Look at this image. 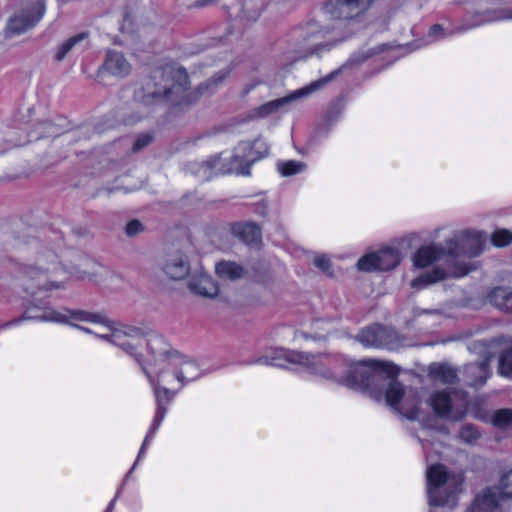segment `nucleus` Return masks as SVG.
<instances>
[{"instance_id":"nucleus-1","label":"nucleus","mask_w":512,"mask_h":512,"mask_svg":"<svg viewBox=\"0 0 512 512\" xmlns=\"http://www.w3.org/2000/svg\"><path fill=\"white\" fill-rule=\"evenodd\" d=\"M247 364L275 367L294 365L298 370L326 381L365 391L377 401L384 399L388 406L407 419L418 420L420 416L417 390L404 387L394 380L398 368L388 362L370 359L356 363L343 355L312 354L277 348Z\"/></svg>"},{"instance_id":"nucleus-2","label":"nucleus","mask_w":512,"mask_h":512,"mask_svg":"<svg viewBox=\"0 0 512 512\" xmlns=\"http://www.w3.org/2000/svg\"><path fill=\"white\" fill-rule=\"evenodd\" d=\"M108 269L94 259L82 256L79 263L71 271L63 268L57 261V255L50 251L41 252L35 265L24 266L21 285L30 298L24 304L23 315L4 323L6 329L19 326L23 321L51 322L73 326L87 334H110L114 327L103 315L84 310L54 309L42 299L47 293L65 289L67 281L72 277L77 280L100 282Z\"/></svg>"},{"instance_id":"nucleus-3","label":"nucleus","mask_w":512,"mask_h":512,"mask_svg":"<svg viewBox=\"0 0 512 512\" xmlns=\"http://www.w3.org/2000/svg\"><path fill=\"white\" fill-rule=\"evenodd\" d=\"M225 76L226 74L215 76L196 91H189L188 74L184 68L175 65L156 68L143 80L141 88L135 92V98L146 105L161 102L172 105L189 104L203 94L210 84L220 82Z\"/></svg>"},{"instance_id":"nucleus-4","label":"nucleus","mask_w":512,"mask_h":512,"mask_svg":"<svg viewBox=\"0 0 512 512\" xmlns=\"http://www.w3.org/2000/svg\"><path fill=\"white\" fill-rule=\"evenodd\" d=\"M486 242V235L481 231L466 230L444 243H432L421 246L413 255V264L417 268H426L436 260H446L451 263H465L461 257L473 258L479 256ZM466 264L475 268L471 263Z\"/></svg>"},{"instance_id":"nucleus-5","label":"nucleus","mask_w":512,"mask_h":512,"mask_svg":"<svg viewBox=\"0 0 512 512\" xmlns=\"http://www.w3.org/2000/svg\"><path fill=\"white\" fill-rule=\"evenodd\" d=\"M267 146L261 140L239 143L233 153L210 157L207 161L191 165L192 172L200 181H208L214 175L235 173L249 175L251 165L267 154Z\"/></svg>"},{"instance_id":"nucleus-6","label":"nucleus","mask_w":512,"mask_h":512,"mask_svg":"<svg viewBox=\"0 0 512 512\" xmlns=\"http://www.w3.org/2000/svg\"><path fill=\"white\" fill-rule=\"evenodd\" d=\"M344 38L339 27L323 26L318 21H309L289 33L287 58L296 61L313 55L321 56Z\"/></svg>"},{"instance_id":"nucleus-7","label":"nucleus","mask_w":512,"mask_h":512,"mask_svg":"<svg viewBox=\"0 0 512 512\" xmlns=\"http://www.w3.org/2000/svg\"><path fill=\"white\" fill-rule=\"evenodd\" d=\"M145 335V331L142 328L128 325H123L119 329H113L110 334H99L101 339L120 347L132 356L141 365L143 371L144 367L152 371V377L157 385H172L175 381L177 382L175 369L168 366L167 363L161 362V357L158 353L153 354L147 348L146 358L142 360V354L135 351L136 347L143 343Z\"/></svg>"},{"instance_id":"nucleus-8","label":"nucleus","mask_w":512,"mask_h":512,"mask_svg":"<svg viewBox=\"0 0 512 512\" xmlns=\"http://www.w3.org/2000/svg\"><path fill=\"white\" fill-rule=\"evenodd\" d=\"M464 478L461 474L449 471L442 464L427 467L426 492L431 506H454L461 492Z\"/></svg>"},{"instance_id":"nucleus-9","label":"nucleus","mask_w":512,"mask_h":512,"mask_svg":"<svg viewBox=\"0 0 512 512\" xmlns=\"http://www.w3.org/2000/svg\"><path fill=\"white\" fill-rule=\"evenodd\" d=\"M145 343L146 348H148L151 353L159 354L161 362L167 363L168 366L175 369V377L180 384V388L200 377L201 370L197 363L189 360L177 351L172 350L161 335L151 333L145 340Z\"/></svg>"},{"instance_id":"nucleus-10","label":"nucleus","mask_w":512,"mask_h":512,"mask_svg":"<svg viewBox=\"0 0 512 512\" xmlns=\"http://www.w3.org/2000/svg\"><path fill=\"white\" fill-rule=\"evenodd\" d=\"M512 499V468L500 475L498 484L479 491L464 512H505V504Z\"/></svg>"},{"instance_id":"nucleus-11","label":"nucleus","mask_w":512,"mask_h":512,"mask_svg":"<svg viewBox=\"0 0 512 512\" xmlns=\"http://www.w3.org/2000/svg\"><path fill=\"white\" fill-rule=\"evenodd\" d=\"M45 12L44 0H21L6 24L5 37L12 38L27 32L40 22Z\"/></svg>"},{"instance_id":"nucleus-12","label":"nucleus","mask_w":512,"mask_h":512,"mask_svg":"<svg viewBox=\"0 0 512 512\" xmlns=\"http://www.w3.org/2000/svg\"><path fill=\"white\" fill-rule=\"evenodd\" d=\"M338 71H333L327 76L318 79L316 81L311 82L310 84L297 89L285 97L278 98L276 100L269 101L265 104H262L249 112V117L251 119H263L271 115H275L281 111H286L287 106L293 101L305 98L312 93L318 91L327 83H329L336 75Z\"/></svg>"},{"instance_id":"nucleus-13","label":"nucleus","mask_w":512,"mask_h":512,"mask_svg":"<svg viewBox=\"0 0 512 512\" xmlns=\"http://www.w3.org/2000/svg\"><path fill=\"white\" fill-rule=\"evenodd\" d=\"M468 396L461 390H439L431 394L429 404L436 415L452 421L462 420L468 408Z\"/></svg>"},{"instance_id":"nucleus-14","label":"nucleus","mask_w":512,"mask_h":512,"mask_svg":"<svg viewBox=\"0 0 512 512\" xmlns=\"http://www.w3.org/2000/svg\"><path fill=\"white\" fill-rule=\"evenodd\" d=\"M433 264H436V266L421 273L411 281L412 289L420 291L447 278H462L472 269L466 263H451L446 260H436L431 265Z\"/></svg>"},{"instance_id":"nucleus-15","label":"nucleus","mask_w":512,"mask_h":512,"mask_svg":"<svg viewBox=\"0 0 512 512\" xmlns=\"http://www.w3.org/2000/svg\"><path fill=\"white\" fill-rule=\"evenodd\" d=\"M433 264H436V266L421 273L411 281L412 289L420 291L447 278H462L472 269L466 263H451L446 260H436L431 265Z\"/></svg>"},{"instance_id":"nucleus-16","label":"nucleus","mask_w":512,"mask_h":512,"mask_svg":"<svg viewBox=\"0 0 512 512\" xmlns=\"http://www.w3.org/2000/svg\"><path fill=\"white\" fill-rule=\"evenodd\" d=\"M357 340L367 348H385L389 350H397L413 345L409 339L399 335L394 329L380 325L364 328L357 335Z\"/></svg>"},{"instance_id":"nucleus-17","label":"nucleus","mask_w":512,"mask_h":512,"mask_svg":"<svg viewBox=\"0 0 512 512\" xmlns=\"http://www.w3.org/2000/svg\"><path fill=\"white\" fill-rule=\"evenodd\" d=\"M400 261V251L396 248L387 247L362 256L357 262V268L365 272L387 271L394 269Z\"/></svg>"},{"instance_id":"nucleus-18","label":"nucleus","mask_w":512,"mask_h":512,"mask_svg":"<svg viewBox=\"0 0 512 512\" xmlns=\"http://www.w3.org/2000/svg\"><path fill=\"white\" fill-rule=\"evenodd\" d=\"M374 0H331L325 12L333 19H352L366 11Z\"/></svg>"},{"instance_id":"nucleus-19","label":"nucleus","mask_w":512,"mask_h":512,"mask_svg":"<svg viewBox=\"0 0 512 512\" xmlns=\"http://www.w3.org/2000/svg\"><path fill=\"white\" fill-rule=\"evenodd\" d=\"M144 373L146 374L153 388L156 401V411L152 424L160 427L167 414L168 406L173 399L174 393H172L166 387L157 385L155 379L152 377V371H150L148 368L144 367Z\"/></svg>"},{"instance_id":"nucleus-20","label":"nucleus","mask_w":512,"mask_h":512,"mask_svg":"<svg viewBox=\"0 0 512 512\" xmlns=\"http://www.w3.org/2000/svg\"><path fill=\"white\" fill-rule=\"evenodd\" d=\"M131 71V65L123 54L116 51H108L105 62L100 70V75L105 73L116 77H125Z\"/></svg>"},{"instance_id":"nucleus-21","label":"nucleus","mask_w":512,"mask_h":512,"mask_svg":"<svg viewBox=\"0 0 512 512\" xmlns=\"http://www.w3.org/2000/svg\"><path fill=\"white\" fill-rule=\"evenodd\" d=\"M490 375L488 361L470 363L464 366L463 380L469 386L483 385Z\"/></svg>"},{"instance_id":"nucleus-22","label":"nucleus","mask_w":512,"mask_h":512,"mask_svg":"<svg viewBox=\"0 0 512 512\" xmlns=\"http://www.w3.org/2000/svg\"><path fill=\"white\" fill-rule=\"evenodd\" d=\"M486 300L498 310L512 314V290L508 287H495L491 289Z\"/></svg>"},{"instance_id":"nucleus-23","label":"nucleus","mask_w":512,"mask_h":512,"mask_svg":"<svg viewBox=\"0 0 512 512\" xmlns=\"http://www.w3.org/2000/svg\"><path fill=\"white\" fill-rule=\"evenodd\" d=\"M232 232L247 245H257L261 241V229L255 223H236L232 226Z\"/></svg>"},{"instance_id":"nucleus-24","label":"nucleus","mask_w":512,"mask_h":512,"mask_svg":"<svg viewBox=\"0 0 512 512\" xmlns=\"http://www.w3.org/2000/svg\"><path fill=\"white\" fill-rule=\"evenodd\" d=\"M189 287L195 293L205 297H215L219 291L218 285L208 274L203 272L191 278Z\"/></svg>"},{"instance_id":"nucleus-25","label":"nucleus","mask_w":512,"mask_h":512,"mask_svg":"<svg viewBox=\"0 0 512 512\" xmlns=\"http://www.w3.org/2000/svg\"><path fill=\"white\" fill-rule=\"evenodd\" d=\"M429 375L443 384H453L458 379L457 370L445 363H433L429 366Z\"/></svg>"},{"instance_id":"nucleus-26","label":"nucleus","mask_w":512,"mask_h":512,"mask_svg":"<svg viewBox=\"0 0 512 512\" xmlns=\"http://www.w3.org/2000/svg\"><path fill=\"white\" fill-rule=\"evenodd\" d=\"M87 38L88 34L86 32H81L70 37L58 47L55 59L62 61L74 49L83 48Z\"/></svg>"},{"instance_id":"nucleus-27","label":"nucleus","mask_w":512,"mask_h":512,"mask_svg":"<svg viewBox=\"0 0 512 512\" xmlns=\"http://www.w3.org/2000/svg\"><path fill=\"white\" fill-rule=\"evenodd\" d=\"M189 271L187 261L182 256L171 258L164 266V272L172 279L184 278Z\"/></svg>"},{"instance_id":"nucleus-28","label":"nucleus","mask_w":512,"mask_h":512,"mask_svg":"<svg viewBox=\"0 0 512 512\" xmlns=\"http://www.w3.org/2000/svg\"><path fill=\"white\" fill-rule=\"evenodd\" d=\"M478 24H486L497 21H512V7H500L486 10L479 14Z\"/></svg>"},{"instance_id":"nucleus-29","label":"nucleus","mask_w":512,"mask_h":512,"mask_svg":"<svg viewBox=\"0 0 512 512\" xmlns=\"http://www.w3.org/2000/svg\"><path fill=\"white\" fill-rule=\"evenodd\" d=\"M215 270L220 278L228 280L239 279L244 273V270L240 265L230 261H221L217 263Z\"/></svg>"},{"instance_id":"nucleus-30","label":"nucleus","mask_w":512,"mask_h":512,"mask_svg":"<svg viewBox=\"0 0 512 512\" xmlns=\"http://www.w3.org/2000/svg\"><path fill=\"white\" fill-rule=\"evenodd\" d=\"M453 34V31H446L441 25L434 24L429 29V32L427 34V38L424 43L417 44L415 49H419L425 45H429L438 41H441L443 39H446L447 37L451 36Z\"/></svg>"},{"instance_id":"nucleus-31","label":"nucleus","mask_w":512,"mask_h":512,"mask_svg":"<svg viewBox=\"0 0 512 512\" xmlns=\"http://www.w3.org/2000/svg\"><path fill=\"white\" fill-rule=\"evenodd\" d=\"M492 424L499 429L512 428V409L505 408L496 410L492 415Z\"/></svg>"},{"instance_id":"nucleus-32","label":"nucleus","mask_w":512,"mask_h":512,"mask_svg":"<svg viewBox=\"0 0 512 512\" xmlns=\"http://www.w3.org/2000/svg\"><path fill=\"white\" fill-rule=\"evenodd\" d=\"M277 168L279 173L284 176H292L299 173H302L306 169V164L300 161L296 160H289V161H283L279 162L277 164Z\"/></svg>"},{"instance_id":"nucleus-33","label":"nucleus","mask_w":512,"mask_h":512,"mask_svg":"<svg viewBox=\"0 0 512 512\" xmlns=\"http://www.w3.org/2000/svg\"><path fill=\"white\" fill-rule=\"evenodd\" d=\"M499 373L506 378L512 379V345L500 355Z\"/></svg>"},{"instance_id":"nucleus-34","label":"nucleus","mask_w":512,"mask_h":512,"mask_svg":"<svg viewBox=\"0 0 512 512\" xmlns=\"http://www.w3.org/2000/svg\"><path fill=\"white\" fill-rule=\"evenodd\" d=\"M158 429H159V426H155L154 424H151V426L144 438V441L140 447L137 459H136L134 465L132 466V468L130 469V471L127 473L126 478L129 477V475L132 473V471L135 469L136 465L138 464L139 460L145 455L146 449H147L148 445L150 444V442L153 440Z\"/></svg>"},{"instance_id":"nucleus-35","label":"nucleus","mask_w":512,"mask_h":512,"mask_svg":"<svg viewBox=\"0 0 512 512\" xmlns=\"http://www.w3.org/2000/svg\"><path fill=\"white\" fill-rule=\"evenodd\" d=\"M492 244L497 247L507 246L512 242V232L506 229L496 230L491 237Z\"/></svg>"},{"instance_id":"nucleus-36","label":"nucleus","mask_w":512,"mask_h":512,"mask_svg":"<svg viewBox=\"0 0 512 512\" xmlns=\"http://www.w3.org/2000/svg\"><path fill=\"white\" fill-rule=\"evenodd\" d=\"M414 317L418 318L421 316H426L427 318H431L433 320L432 324L439 322L443 318V313L439 309H413Z\"/></svg>"},{"instance_id":"nucleus-37","label":"nucleus","mask_w":512,"mask_h":512,"mask_svg":"<svg viewBox=\"0 0 512 512\" xmlns=\"http://www.w3.org/2000/svg\"><path fill=\"white\" fill-rule=\"evenodd\" d=\"M459 438L470 444L479 438V432L472 425H464L459 432Z\"/></svg>"},{"instance_id":"nucleus-38","label":"nucleus","mask_w":512,"mask_h":512,"mask_svg":"<svg viewBox=\"0 0 512 512\" xmlns=\"http://www.w3.org/2000/svg\"><path fill=\"white\" fill-rule=\"evenodd\" d=\"M258 0H247L244 3V12L247 13V18L250 20H256L260 16V11L263 9L261 4L258 7Z\"/></svg>"},{"instance_id":"nucleus-39","label":"nucleus","mask_w":512,"mask_h":512,"mask_svg":"<svg viewBox=\"0 0 512 512\" xmlns=\"http://www.w3.org/2000/svg\"><path fill=\"white\" fill-rule=\"evenodd\" d=\"M41 127L43 128V132L40 135L36 136V139L41 137H54L60 134L57 125H54L50 121L42 123Z\"/></svg>"},{"instance_id":"nucleus-40","label":"nucleus","mask_w":512,"mask_h":512,"mask_svg":"<svg viewBox=\"0 0 512 512\" xmlns=\"http://www.w3.org/2000/svg\"><path fill=\"white\" fill-rule=\"evenodd\" d=\"M151 141L152 137L149 134H142L138 136V138L135 140L133 144L132 151L139 152L141 149L149 145Z\"/></svg>"},{"instance_id":"nucleus-41","label":"nucleus","mask_w":512,"mask_h":512,"mask_svg":"<svg viewBox=\"0 0 512 512\" xmlns=\"http://www.w3.org/2000/svg\"><path fill=\"white\" fill-rule=\"evenodd\" d=\"M314 265L323 272H329L330 260L326 255H318L314 258Z\"/></svg>"},{"instance_id":"nucleus-42","label":"nucleus","mask_w":512,"mask_h":512,"mask_svg":"<svg viewBox=\"0 0 512 512\" xmlns=\"http://www.w3.org/2000/svg\"><path fill=\"white\" fill-rule=\"evenodd\" d=\"M143 230V225L138 220H132L126 225V233L129 236H134Z\"/></svg>"},{"instance_id":"nucleus-43","label":"nucleus","mask_w":512,"mask_h":512,"mask_svg":"<svg viewBox=\"0 0 512 512\" xmlns=\"http://www.w3.org/2000/svg\"><path fill=\"white\" fill-rule=\"evenodd\" d=\"M253 211L260 215V216H265L267 214V211H268V203L267 201L262 198L260 199L259 201L255 202L253 204Z\"/></svg>"},{"instance_id":"nucleus-44","label":"nucleus","mask_w":512,"mask_h":512,"mask_svg":"<svg viewBox=\"0 0 512 512\" xmlns=\"http://www.w3.org/2000/svg\"><path fill=\"white\" fill-rule=\"evenodd\" d=\"M216 2H217V0H196L190 5V7L191 8H203L206 6L213 5Z\"/></svg>"},{"instance_id":"nucleus-45","label":"nucleus","mask_w":512,"mask_h":512,"mask_svg":"<svg viewBox=\"0 0 512 512\" xmlns=\"http://www.w3.org/2000/svg\"><path fill=\"white\" fill-rule=\"evenodd\" d=\"M120 493H121V489H118L115 497L109 502V504L107 505L104 512H113V510L115 508L116 501H117L118 497L120 496Z\"/></svg>"},{"instance_id":"nucleus-46","label":"nucleus","mask_w":512,"mask_h":512,"mask_svg":"<svg viewBox=\"0 0 512 512\" xmlns=\"http://www.w3.org/2000/svg\"><path fill=\"white\" fill-rule=\"evenodd\" d=\"M418 439L420 441V443L422 444V448H423V451L426 455L429 454V440L422 437V436H418Z\"/></svg>"},{"instance_id":"nucleus-47","label":"nucleus","mask_w":512,"mask_h":512,"mask_svg":"<svg viewBox=\"0 0 512 512\" xmlns=\"http://www.w3.org/2000/svg\"><path fill=\"white\" fill-rule=\"evenodd\" d=\"M423 432H424L425 434H428V433H429L428 431H426V428H425L424 426H423Z\"/></svg>"},{"instance_id":"nucleus-48","label":"nucleus","mask_w":512,"mask_h":512,"mask_svg":"<svg viewBox=\"0 0 512 512\" xmlns=\"http://www.w3.org/2000/svg\"><path fill=\"white\" fill-rule=\"evenodd\" d=\"M3 152V150L0 149V154Z\"/></svg>"}]
</instances>
